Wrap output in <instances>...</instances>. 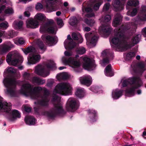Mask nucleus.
Masks as SVG:
<instances>
[{
	"instance_id": "61",
	"label": "nucleus",
	"mask_w": 146,
	"mask_h": 146,
	"mask_svg": "<svg viewBox=\"0 0 146 146\" xmlns=\"http://www.w3.org/2000/svg\"><path fill=\"white\" fill-rule=\"evenodd\" d=\"M64 6L66 7L68 5V3L66 2H65L64 3Z\"/></svg>"
},
{
	"instance_id": "58",
	"label": "nucleus",
	"mask_w": 146,
	"mask_h": 146,
	"mask_svg": "<svg viewBox=\"0 0 146 146\" xmlns=\"http://www.w3.org/2000/svg\"><path fill=\"white\" fill-rule=\"evenodd\" d=\"M91 30L90 28L88 27H86L84 28V30L86 31H89Z\"/></svg>"
},
{
	"instance_id": "28",
	"label": "nucleus",
	"mask_w": 146,
	"mask_h": 146,
	"mask_svg": "<svg viewBox=\"0 0 146 146\" xmlns=\"http://www.w3.org/2000/svg\"><path fill=\"white\" fill-rule=\"evenodd\" d=\"M25 121L26 124L28 125H34L35 123L36 119L32 116H28L25 117Z\"/></svg>"
},
{
	"instance_id": "37",
	"label": "nucleus",
	"mask_w": 146,
	"mask_h": 146,
	"mask_svg": "<svg viewBox=\"0 0 146 146\" xmlns=\"http://www.w3.org/2000/svg\"><path fill=\"white\" fill-rule=\"evenodd\" d=\"M69 77L68 75L66 73H61L58 74L57 75V78L59 80H66Z\"/></svg>"
},
{
	"instance_id": "53",
	"label": "nucleus",
	"mask_w": 146,
	"mask_h": 146,
	"mask_svg": "<svg viewBox=\"0 0 146 146\" xmlns=\"http://www.w3.org/2000/svg\"><path fill=\"white\" fill-rule=\"evenodd\" d=\"M65 55L66 56H70L72 55V53L71 52H68L67 51H65L64 52Z\"/></svg>"
},
{
	"instance_id": "24",
	"label": "nucleus",
	"mask_w": 146,
	"mask_h": 146,
	"mask_svg": "<svg viewBox=\"0 0 146 146\" xmlns=\"http://www.w3.org/2000/svg\"><path fill=\"white\" fill-rule=\"evenodd\" d=\"M67 39L68 40H66L64 42L65 46H67L70 49L74 48L76 45V43L73 42L70 35H68Z\"/></svg>"
},
{
	"instance_id": "34",
	"label": "nucleus",
	"mask_w": 146,
	"mask_h": 146,
	"mask_svg": "<svg viewBox=\"0 0 146 146\" xmlns=\"http://www.w3.org/2000/svg\"><path fill=\"white\" fill-rule=\"evenodd\" d=\"M137 70H135V72L142 73L146 69L145 64L143 62L139 63L137 66Z\"/></svg>"
},
{
	"instance_id": "9",
	"label": "nucleus",
	"mask_w": 146,
	"mask_h": 146,
	"mask_svg": "<svg viewBox=\"0 0 146 146\" xmlns=\"http://www.w3.org/2000/svg\"><path fill=\"white\" fill-rule=\"evenodd\" d=\"M6 61L9 64L15 66L21 63L23 58L20 54L16 51H13L9 53L7 56Z\"/></svg>"
},
{
	"instance_id": "10",
	"label": "nucleus",
	"mask_w": 146,
	"mask_h": 146,
	"mask_svg": "<svg viewBox=\"0 0 146 146\" xmlns=\"http://www.w3.org/2000/svg\"><path fill=\"white\" fill-rule=\"evenodd\" d=\"M5 86L7 88V91L12 96L15 94V88L17 84L15 78H5L3 81Z\"/></svg>"
},
{
	"instance_id": "46",
	"label": "nucleus",
	"mask_w": 146,
	"mask_h": 146,
	"mask_svg": "<svg viewBox=\"0 0 146 146\" xmlns=\"http://www.w3.org/2000/svg\"><path fill=\"white\" fill-rule=\"evenodd\" d=\"M85 52V49L82 47H79L77 49V53L79 54H84Z\"/></svg>"
},
{
	"instance_id": "50",
	"label": "nucleus",
	"mask_w": 146,
	"mask_h": 146,
	"mask_svg": "<svg viewBox=\"0 0 146 146\" xmlns=\"http://www.w3.org/2000/svg\"><path fill=\"white\" fill-rule=\"evenodd\" d=\"M32 9L31 7H29L27 8V11L24 12V15L27 17H29L30 15V13L29 11H31Z\"/></svg>"
},
{
	"instance_id": "49",
	"label": "nucleus",
	"mask_w": 146,
	"mask_h": 146,
	"mask_svg": "<svg viewBox=\"0 0 146 146\" xmlns=\"http://www.w3.org/2000/svg\"><path fill=\"white\" fill-rule=\"evenodd\" d=\"M110 3H108L105 4L104 6L103 11L104 12H106L108 11L110 7Z\"/></svg>"
},
{
	"instance_id": "23",
	"label": "nucleus",
	"mask_w": 146,
	"mask_h": 146,
	"mask_svg": "<svg viewBox=\"0 0 146 146\" xmlns=\"http://www.w3.org/2000/svg\"><path fill=\"white\" fill-rule=\"evenodd\" d=\"M26 23L27 27L28 28H35L38 27V25L37 21L32 19H30L27 20Z\"/></svg>"
},
{
	"instance_id": "59",
	"label": "nucleus",
	"mask_w": 146,
	"mask_h": 146,
	"mask_svg": "<svg viewBox=\"0 0 146 146\" xmlns=\"http://www.w3.org/2000/svg\"><path fill=\"white\" fill-rule=\"evenodd\" d=\"M61 14V12L60 11H58L56 12V15L57 16H59Z\"/></svg>"
},
{
	"instance_id": "36",
	"label": "nucleus",
	"mask_w": 146,
	"mask_h": 146,
	"mask_svg": "<svg viewBox=\"0 0 146 146\" xmlns=\"http://www.w3.org/2000/svg\"><path fill=\"white\" fill-rule=\"evenodd\" d=\"M72 38L74 40L79 39V42L81 43L83 42V38L81 35L79 33H73L72 34Z\"/></svg>"
},
{
	"instance_id": "43",
	"label": "nucleus",
	"mask_w": 146,
	"mask_h": 146,
	"mask_svg": "<svg viewBox=\"0 0 146 146\" xmlns=\"http://www.w3.org/2000/svg\"><path fill=\"white\" fill-rule=\"evenodd\" d=\"M78 23V21L77 18L75 17L71 18L69 21L70 24L72 26L76 25Z\"/></svg>"
},
{
	"instance_id": "35",
	"label": "nucleus",
	"mask_w": 146,
	"mask_h": 146,
	"mask_svg": "<svg viewBox=\"0 0 146 146\" xmlns=\"http://www.w3.org/2000/svg\"><path fill=\"white\" fill-rule=\"evenodd\" d=\"M84 92L85 90L84 88H78L77 89L75 94L77 97L81 98L84 96Z\"/></svg>"
},
{
	"instance_id": "8",
	"label": "nucleus",
	"mask_w": 146,
	"mask_h": 146,
	"mask_svg": "<svg viewBox=\"0 0 146 146\" xmlns=\"http://www.w3.org/2000/svg\"><path fill=\"white\" fill-rule=\"evenodd\" d=\"M111 19L110 15H106L100 19L102 27L100 29L104 34L109 35L111 31L109 22Z\"/></svg>"
},
{
	"instance_id": "42",
	"label": "nucleus",
	"mask_w": 146,
	"mask_h": 146,
	"mask_svg": "<svg viewBox=\"0 0 146 146\" xmlns=\"http://www.w3.org/2000/svg\"><path fill=\"white\" fill-rule=\"evenodd\" d=\"M135 55V53L134 52H130L126 54L125 58L127 60H129L134 57Z\"/></svg>"
},
{
	"instance_id": "16",
	"label": "nucleus",
	"mask_w": 146,
	"mask_h": 146,
	"mask_svg": "<svg viewBox=\"0 0 146 146\" xmlns=\"http://www.w3.org/2000/svg\"><path fill=\"white\" fill-rule=\"evenodd\" d=\"M102 55L106 57L104 58L101 65L103 66H105L106 64L109 63L113 57L112 52L110 49H106L102 52Z\"/></svg>"
},
{
	"instance_id": "18",
	"label": "nucleus",
	"mask_w": 146,
	"mask_h": 146,
	"mask_svg": "<svg viewBox=\"0 0 146 146\" xmlns=\"http://www.w3.org/2000/svg\"><path fill=\"white\" fill-rule=\"evenodd\" d=\"M113 0L112 5L114 7L115 11H117L122 10L124 8V4L126 0Z\"/></svg>"
},
{
	"instance_id": "40",
	"label": "nucleus",
	"mask_w": 146,
	"mask_h": 146,
	"mask_svg": "<svg viewBox=\"0 0 146 146\" xmlns=\"http://www.w3.org/2000/svg\"><path fill=\"white\" fill-rule=\"evenodd\" d=\"M7 71L9 73L13 74L15 76L17 75H18L19 74V72L18 70L13 68L10 67L9 68Z\"/></svg>"
},
{
	"instance_id": "48",
	"label": "nucleus",
	"mask_w": 146,
	"mask_h": 146,
	"mask_svg": "<svg viewBox=\"0 0 146 146\" xmlns=\"http://www.w3.org/2000/svg\"><path fill=\"white\" fill-rule=\"evenodd\" d=\"M8 24L7 22H5L0 24V29H6L8 27Z\"/></svg>"
},
{
	"instance_id": "5",
	"label": "nucleus",
	"mask_w": 146,
	"mask_h": 146,
	"mask_svg": "<svg viewBox=\"0 0 146 146\" xmlns=\"http://www.w3.org/2000/svg\"><path fill=\"white\" fill-rule=\"evenodd\" d=\"M102 3V0H91L90 2H85L82 5V10L84 13H86L85 16L87 17L94 16L93 10H98Z\"/></svg>"
},
{
	"instance_id": "54",
	"label": "nucleus",
	"mask_w": 146,
	"mask_h": 146,
	"mask_svg": "<svg viewBox=\"0 0 146 146\" xmlns=\"http://www.w3.org/2000/svg\"><path fill=\"white\" fill-rule=\"evenodd\" d=\"M24 109L25 111L27 112H29L31 111V109L30 108L27 106H25L24 107Z\"/></svg>"
},
{
	"instance_id": "14",
	"label": "nucleus",
	"mask_w": 146,
	"mask_h": 146,
	"mask_svg": "<svg viewBox=\"0 0 146 146\" xmlns=\"http://www.w3.org/2000/svg\"><path fill=\"white\" fill-rule=\"evenodd\" d=\"M78 57V55H76L75 57H63L62 60L65 64L71 65L73 68H78L80 66V61L77 59Z\"/></svg>"
},
{
	"instance_id": "45",
	"label": "nucleus",
	"mask_w": 146,
	"mask_h": 146,
	"mask_svg": "<svg viewBox=\"0 0 146 146\" xmlns=\"http://www.w3.org/2000/svg\"><path fill=\"white\" fill-rule=\"evenodd\" d=\"M17 42L20 44H22L25 43V40L22 37L17 38L15 41V44H17Z\"/></svg>"
},
{
	"instance_id": "21",
	"label": "nucleus",
	"mask_w": 146,
	"mask_h": 146,
	"mask_svg": "<svg viewBox=\"0 0 146 146\" xmlns=\"http://www.w3.org/2000/svg\"><path fill=\"white\" fill-rule=\"evenodd\" d=\"M40 59L39 55L34 53L30 56L29 59L28 58V63L29 64H36L39 61Z\"/></svg>"
},
{
	"instance_id": "30",
	"label": "nucleus",
	"mask_w": 146,
	"mask_h": 146,
	"mask_svg": "<svg viewBox=\"0 0 146 146\" xmlns=\"http://www.w3.org/2000/svg\"><path fill=\"white\" fill-rule=\"evenodd\" d=\"M104 72L105 75L108 76H112L113 75V73L112 70L111 64H109L106 67L105 70Z\"/></svg>"
},
{
	"instance_id": "47",
	"label": "nucleus",
	"mask_w": 146,
	"mask_h": 146,
	"mask_svg": "<svg viewBox=\"0 0 146 146\" xmlns=\"http://www.w3.org/2000/svg\"><path fill=\"white\" fill-rule=\"evenodd\" d=\"M85 22L86 23L90 26H92L95 23V21L93 19H86L85 20Z\"/></svg>"
},
{
	"instance_id": "33",
	"label": "nucleus",
	"mask_w": 146,
	"mask_h": 146,
	"mask_svg": "<svg viewBox=\"0 0 146 146\" xmlns=\"http://www.w3.org/2000/svg\"><path fill=\"white\" fill-rule=\"evenodd\" d=\"M23 23L22 21H16L13 23L12 26L16 29H22Z\"/></svg>"
},
{
	"instance_id": "56",
	"label": "nucleus",
	"mask_w": 146,
	"mask_h": 146,
	"mask_svg": "<svg viewBox=\"0 0 146 146\" xmlns=\"http://www.w3.org/2000/svg\"><path fill=\"white\" fill-rule=\"evenodd\" d=\"M142 32L144 36L146 37V27H145L142 29Z\"/></svg>"
},
{
	"instance_id": "1",
	"label": "nucleus",
	"mask_w": 146,
	"mask_h": 146,
	"mask_svg": "<svg viewBox=\"0 0 146 146\" xmlns=\"http://www.w3.org/2000/svg\"><path fill=\"white\" fill-rule=\"evenodd\" d=\"M141 11L142 14L138 18L133 19L131 23H127L125 26L122 25L119 29H115V36L111 40V42L115 45L117 50H126L131 47V45L127 42L124 33L125 31L128 30L131 31L132 33H135L138 21L139 20L146 21V6L142 7Z\"/></svg>"
},
{
	"instance_id": "60",
	"label": "nucleus",
	"mask_w": 146,
	"mask_h": 146,
	"mask_svg": "<svg viewBox=\"0 0 146 146\" xmlns=\"http://www.w3.org/2000/svg\"><path fill=\"white\" fill-rule=\"evenodd\" d=\"M65 68V67H64V66H61V67H60L59 68V70H62L64 68Z\"/></svg>"
},
{
	"instance_id": "44",
	"label": "nucleus",
	"mask_w": 146,
	"mask_h": 146,
	"mask_svg": "<svg viewBox=\"0 0 146 146\" xmlns=\"http://www.w3.org/2000/svg\"><path fill=\"white\" fill-rule=\"evenodd\" d=\"M23 76L25 80H29L30 81L32 78L30 74L27 72H24L23 75Z\"/></svg>"
},
{
	"instance_id": "7",
	"label": "nucleus",
	"mask_w": 146,
	"mask_h": 146,
	"mask_svg": "<svg viewBox=\"0 0 146 146\" xmlns=\"http://www.w3.org/2000/svg\"><path fill=\"white\" fill-rule=\"evenodd\" d=\"M54 66L53 61L48 60L45 63L39 64L35 67V72L43 77H46L49 74V71Z\"/></svg>"
},
{
	"instance_id": "25",
	"label": "nucleus",
	"mask_w": 146,
	"mask_h": 146,
	"mask_svg": "<svg viewBox=\"0 0 146 146\" xmlns=\"http://www.w3.org/2000/svg\"><path fill=\"white\" fill-rule=\"evenodd\" d=\"M35 46L36 48L40 49L44 52L46 49V46L43 42L40 39H37L35 41Z\"/></svg>"
},
{
	"instance_id": "15",
	"label": "nucleus",
	"mask_w": 146,
	"mask_h": 146,
	"mask_svg": "<svg viewBox=\"0 0 146 146\" xmlns=\"http://www.w3.org/2000/svg\"><path fill=\"white\" fill-rule=\"evenodd\" d=\"M78 101L74 98H69L66 106L67 110L69 111L73 112L75 111L78 106Z\"/></svg>"
},
{
	"instance_id": "19",
	"label": "nucleus",
	"mask_w": 146,
	"mask_h": 146,
	"mask_svg": "<svg viewBox=\"0 0 146 146\" xmlns=\"http://www.w3.org/2000/svg\"><path fill=\"white\" fill-rule=\"evenodd\" d=\"M85 36L87 42H89L94 46L95 45L98 38L94 33H87L85 34Z\"/></svg>"
},
{
	"instance_id": "31",
	"label": "nucleus",
	"mask_w": 146,
	"mask_h": 146,
	"mask_svg": "<svg viewBox=\"0 0 146 146\" xmlns=\"http://www.w3.org/2000/svg\"><path fill=\"white\" fill-rule=\"evenodd\" d=\"M123 92L122 90L116 89L112 92V97L114 99H117L122 95Z\"/></svg>"
},
{
	"instance_id": "57",
	"label": "nucleus",
	"mask_w": 146,
	"mask_h": 146,
	"mask_svg": "<svg viewBox=\"0 0 146 146\" xmlns=\"http://www.w3.org/2000/svg\"><path fill=\"white\" fill-rule=\"evenodd\" d=\"M13 31H9L8 33V35L10 37L13 38Z\"/></svg>"
},
{
	"instance_id": "3",
	"label": "nucleus",
	"mask_w": 146,
	"mask_h": 146,
	"mask_svg": "<svg viewBox=\"0 0 146 146\" xmlns=\"http://www.w3.org/2000/svg\"><path fill=\"white\" fill-rule=\"evenodd\" d=\"M19 92L25 96H30L33 99L37 100V102H34L35 104L43 107L48 105L49 92L45 88L38 86L32 89V85L28 83L23 85Z\"/></svg>"
},
{
	"instance_id": "64",
	"label": "nucleus",
	"mask_w": 146,
	"mask_h": 146,
	"mask_svg": "<svg viewBox=\"0 0 146 146\" xmlns=\"http://www.w3.org/2000/svg\"><path fill=\"white\" fill-rule=\"evenodd\" d=\"M3 60L1 58H0V64H1L3 63Z\"/></svg>"
},
{
	"instance_id": "11",
	"label": "nucleus",
	"mask_w": 146,
	"mask_h": 146,
	"mask_svg": "<svg viewBox=\"0 0 146 146\" xmlns=\"http://www.w3.org/2000/svg\"><path fill=\"white\" fill-rule=\"evenodd\" d=\"M14 13L12 8L7 7L5 2L0 3V21L4 20V17L6 15H10Z\"/></svg>"
},
{
	"instance_id": "27",
	"label": "nucleus",
	"mask_w": 146,
	"mask_h": 146,
	"mask_svg": "<svg viewBox=\"0 0 146 146\" xmlns=\"http://www.w3.org/2000/svg\"><path fill=\"white\" fill-rule=\"evenodd\" d=\"M46 42L49 46L53 45L57 42V37L49 35L46 36Z\"/></svg>"
},
{
	"instance_id": "29",
	"label": "nucleus",
	"mask_w": 146,
	"mask_h": 146,
	"mask_svg": "<svg viewBox=\"0 0 146 146\" xmlns=\"http://www.w3.org/2000/svg\"><path fill=\"white\" fill-rule=\"evenodd\" d=\"M122 17L119 13H117L115 15V18L112 23L113 25L116 27L119 24L122 19Z\"/></svg>"
},
{
	"instance_id": "4",
	"label": "nucleus",
	"mask_w": 146,
	"mask_h": 146,
	"mask_svg": "<svg viewBox=\"0 0 146 146\" xmlns=\"http://www.w3.org/2000/svg\"><path fill=\"white\" fill-rule=\"evenodd\" d=\"M129 82L131 86L130 88L127 89L125 90V96L131 97L134 95L135 89L141 86L143 83L139 77L135 76L130 78L129 81L124 80L123 83V86H127Z\"/></svg>"
},
{
	"instance_id": "41",
	"label": "nucleus",
	"mask_w": 146,
	"mask_h": 146,
	"mask_svg": "<svg viewBox=\"0 0 146 146\" xmlns=\"http://www.w3.org/2000/svg\"><path fill=\"white\" fill-rule=\"evenodd\" d=\"M141 36V35L139 34L134 36L131 40V42L133 44L137 43L139 41Z\"/></svg>"
},
{
	"instance_id": "6",
	"label": "nucleus",
	"mask_w": 146,
	"mask_h": 146,
	"mask_svg": "<svg viewBox=\"0 0 146 146\" xmlns=\"http://www.w3.org/2000/svg\"><path fill=\"white\" fill-rule=\"evenodd\" d=\"M11 104L2 100H0V111L5 112L7 113V118L10 121H13L17 118L21 117V115L16 110H11Z\"/></svg>"
},
{
	"instance_id": "39",
	"label": "nucleus",
	"mask_w": 146,
	"mask_h": 146,
	"mask_svg": "<svg viewBox=\"0 0 146 146\" xmlns=\"http://www.w3.org/2000/svg\"><path fill=\"white\" fill-rule=\"evenodd\" d=\"M45 17L43 14L41 13L37 14L35 16V18L40 21H43L45 20Z\"/></svg>"
},
{
	"instance_id": "52",
	"label": "nucleus",
	"mask_w": 146,
	"mask_h": 146,
	"mask_svg": "<svg viewBox=\"0 0 146 146\" xmlns=\"http://www.w3.org/2000/svg\"><path fill=\"white\" fill-rule=\"evenodd\" d=\"M56 21L58 25L60 26V27H62L63 25V21L62 19H56Z\"/></svg>"
},
{
	"instance_id": "62",
	"label": "nucleus",
	"mask_w": 146,
	"mask_h": 146,
	"mask_svg": "<svg viewBox=\"0 0 146 146\" xmlns=\"http://www.w3.org/2000/svg\"><path fill=\"white\" fill-rule=\"evenodd\" d=\"M136 58L138 60H139L140 58V56L139 55H137L136 56Z\"/></svg>"
},
{
	"instance_id": "17",
	"label": "nucleus",
	"mask_w": 146,
	"mask_h": 146,
	"mask_svg": "<svg viewBox=\"0 0 146 146\" xmlns=\"http://www.w3.org/2000/svg\"><path fill=\"white\" fill-rule=\"evenodd\" d=\"M83 60V66L85 69L91 70H93L96 67V65L90 58L86 57H84Z\"/></svg>"
},
{
	"instance_id": "2",
	"label": "nucleus",
	"mask_w": 146,
	"mask_h": 146,
	"mask_svg": "<svg viewBox=\"0 0 146 146\" xmlns=\"http://www.w3.org/2000/svg\"><path fill=\"white\" fill-rule=\"evenodd\" d=\"M72 90V86L68 83L62 82L58 84L53 91L52 101L54 105V108L48 111H43L42 114L52 119L57 114H65V112L63 108L62 105L60 103L61 98L55 94L69 95L71 94Z\"/></svg>"
},
{
	"instance_id": "63",
	"label": "nucleus",
	"mask_w": 146,
	"mask_h": 146,
	"mask_svg": "<svg viewBox=\"0 0 146 146\" xmlns=\"http://www.w3.org/2000/svg\"><path fill=\"white\" fill-rule=\"evenodd\" d=\"M141 93V91L140 90H139L137 91V93L138 94H140Z\"/></svg>"
},
{
	"instance_id": "20",
	"label": "nucleus",
	"mask_w": 146,
	"mask_h": 146,
	"mask_svg": "<svg viewBox=\"0 0 146 146\" xmlns=\"http://www.w3.org/2000/svg\"><path fill=\"white\" fill-rule=\"evenodd\" d=\"M14 47V45L11 42H8L6 44L0 45V52L1 53L6 52Z\"/></svg>"
},
{
	"instance_id": "32",
	"label": "nucleus",
	"mask_w": 146,
	"mask_h": 146,
	"mask_svg": "<svg viewBox=\"0 0 146 146\" xmlns=\"http://www.w3.org/2000/svg\"><path fill=\"white\" fill-rule=\"evenodd\" d=\"M88 111L91 121L92 122L95 121V118L97 115L96 111L95 110H89Z\"/></svg>"
},
{
	"instance_id": "26",
	"label": "nucleus",
	"mask_w": 146,
	"mask_h": 146,
	"mask_svg": "<svg viewBox=\"0 0 146 146\" xmlns=\"http://www.w3.org/2000/svg\"><path fill=\"white\" fill-rule=\"evenodd\" d=\"M30 82L34 84L41 85L44 83L45 81L39 77L34 76L32 77Z\"/></svg>"
},
{
	"instance_id": "13",
	"label": "nucleus",
	"mask_w": 146,
	"mask_h": 146,
	"mask_svg": "<svg viewBox=\"0 0 146 146\" xmlns=\"http://www.w3.org/2000/svg\"><path fill=\"white\" fill-rule=\"evenodd\" d=\"M139 2L137 0L129 1L126 6L127 9L129 10L127 13V14L131 17H133L137 13V9L136 8H133L132 10H130L133 7H135L139 4Z\"/></svg>"
},
{
	"instance_id": "38",
	"label": "nucleus",
	"mask_w": 146,
	"mask_h": 146,
	"mask_svg": "<svg viewBox=\"0 0 146 146\" xmlns=\"http://www.w3.org/2000/svg\"><path fill=\"white\" fill-rule=\"evenodd\" d=\"M23 51L25 54L31 52L35 53V49L32 46H29L26 49H24Z\"/></svg>"
},
{
	"instance_id": "51",
	"label": "nucleus",
	"mask_w": 146,
	"mask_h": 146,
	"mask_svg": "<svg viewBox=\"0 0 146 146\" xmlns=\"http://www.w3.org/2000/svg\"><path fill=\"white\" fill-rule=\"evenodd\" d=\"M43 6L40 3H38L36 5V9L37 10H40L42 9Z\"/></svg>"
},
{
	"instance_id": "12",
	"label": "nucleus",
	"mask_w": 146,
	"mask_h": 146,
	"mask_svg": "<svg viewBox=\"0 0 146 146\" xmlns=\"http://www.w3.org/2000/svg\"><path fill=\"white\" fill-rule=\"evenodd\" d=\"M56 27L54 24L53 21H49L44 25H42L40 28L41 32H48L50 33L55 34Z\"/></svg>"
},
{
	"instance_id": "55",
	"label": "nucleus",
	"mask_w": 146,
	"mask_h": 146,
	"mask_svg": "<svg viewBox=\"0 0 146 146\" xmlns=\"http://www.w3.org/2000/svg\"><path fill=\"white\" fill-rule=\"evenodd\" d=\"M5 32L4 31H0V37L5 35ZM2 42V40L0 39V43Z\"/></svg>"
},
{
	"instance_id": "22",
	"label": "nucleus",
	"mask_w": 146,
	"mask_h": 146,
	"mask_svg": "<svg viewBox=\"0 0 146 146\" xmlns=\"http://www.w3.org/2000/svg\"><path fill=\"white\" fill-rule=\"evenodd\" d=\"M80 81L82 84L89 86L92 82L91 77L89 75L84 76L80 78Z\"/></svg>"
}]
</instances>
